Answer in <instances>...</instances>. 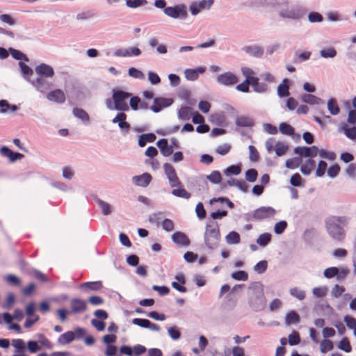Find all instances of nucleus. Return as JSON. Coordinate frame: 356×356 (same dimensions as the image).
I'll list each match as a JSON object with an SVG mask.
<instances>
[{
	"label": "nucleus",
	"instance_id": "nucleus-1",
	"mask_svg": "<svg viewBox=\"0 0 356 356\" xmlns=\"http://www.w3.org/2000/svg\"><path fill=\"white\" fill-rule=\"evenodd\" d=\"M348 219L345 216H330L325 222L326 229L329 235L336 241L342 242L346 232L340 225H346Z\"/></svg>",
	"mask_w": 356,
	"mask_h": 356
},
{
	"label": "nucleus",
	"instance_id": "nucleus-2",
	"mask_svg": "<svg viewBox=\"0 0 356 356\" xmlns=\"http://www.w3.org/2000/svg\"><path fill=\"white\" fill-rule=\"evenodd\" d=\"M220 238L218 223L216 221H209L207 223L204 233V241L207 246L210 249L216 248L218 245Z\"/></svg>",
	"mask_w": 356,
	"mask_h": 356
},
{
	"label": "nucleus",
	"instance_id": "nucleus-3",
	"mask_svg": "<svg viewBox=\"0 0 356 356\" xmlns=\"http://www.w3.org/2000/svg\"><path fill=\"white\" fill-rule=\"evenodd\" d=\"M131 96V94L122 90H113L112 98L114 102V107L112 106V101L110 99L106 100L107 107L111 109H115L118 111H126L129 110V106L127 100Z\"/></svg>",
	"mask_w": 356,
	"mask_h": 356
},
{
	"label": "nucleus",
	"instance_id": "nucleus-4",
	"mask_svg": "<svg viewBox=\"0 0 356 356\" xmlns=\"http://www.w3.org/2000/svg\"><path fill=\"white\" fill-rule=\"evenodd\" d=\"M265 145L267 151L269 153L272 152L273 151H275V153L278 156L284 155L289 148L288 146L283 143H275V140L273 138H270L267 140L266 141Z\"/></svg>",
	"mask_w": 356,
	"mask_h": 356
},
{
	"label": "nucleus",
	"instance_id": "nucleus-5",
	"mask_svg": "<svg viewBox=\"0 0 356 356\" xmlns=\"http://www.w3.org/2000/svg\"><path fill=\"white\" fill-rule=\"evenodd\" d=\"M163 168L165 174L169 180L170 186L174 188L180 186L181 181H179L174 168L169 163H165Z\"/></svg>",
	"mask_w": 356,
	"mask_h": 356
},
{
	"label": "nucleus",
	"instance_id": "nucleus-6",
	"mask_svg": "<svg viewBox=\"0 0 356 356\" xmlns=\"http://www.w3.org/2000/svg\"><path fill=\"white\" fill-rule=\"evenodd\" d=\"M216 80L218 83L225 86L235 85L238 81L237 76L230 72H225L218 75Z\"/></svg>",
	"mask_w": 356,
	"mask_h": 356
},
{
	"label": "nucleus",
	"instance_id": "nucleus-7",
	"mask_svg": "<svg viewBox=\"0 0 356 356\" xmlns=\"http://www.w3.org/2000/svg\"><path fill=\"white\" fill-rule=\"evenodd\" d=\"M275 213V210L270 207H262L256 209L252 213V218L258 220H264L273 217Z\"/></svg>",
	"mask_w": 356,
	"mask_h": 356
},
{
	"label": "nucleus",
	"instance_id": "nucleus-8",
	"mask_svg": "<svg viewBox=\"0 0 356 356\" xmlns=\"http://www.w3.org/2000/svg\"><path fill=\"white\" fill-rule=\"evenodd\" d=\"M164 13L166 15L172 18H186L187 17V12L183 6L166 7L164 9Z\"/></svg>",
	"mask_w": 356,
	"mask_h": 356
},
{
	"label": "nucleus",
	"instance_id": "nucleus-9",
	"mask_svg": "<svg viewBox=\"0 0 356 356\" xmlns=\"http://www.w3.org/2000/svg\"><path fill=\"white\" fill-rule=\"evenodd\" d=\"M294 152L301 156L313 158L317 156L318 148L315 145L311 147H297L294 149Z\"/></svg>",
	"mask_w": 356,
	"mask_h": 356
},
{
	"label": "nucleus",
	"instance_id": "nucleus-10",
	"mask_svg": "<svg viewBox=\"0 0 356 356\" xmlns=\"http://www.w3.org/2000/svg\"><path fill=\"white\" fill-rule=\"evenodd\" d=\"M173 102L172 99L158 97L154 99V104L151 106V110L155 113L161 111L163 108L170 106Z\"/></svg>",
	"mask_w": 356,
	"mask_h": 356
},
{
	"label": "nucleus",
	"instance_id": "nucleus-11",
	"mask_svg": "<svg viewBox=\"0 0 356 356\" xmlns=\"http://www.w3.org/2000/svg\"><path fill=\"white\" fill-rule=\"evenodd\" d=\"M0 154L3 156L8 158L10 163H14L24 157L22 154L19 152H14L6 146H3L1 147Z\"/></svg>",
	"mask_w": 356,
	"mask_h": 356
},
{
	"label": "nucleus",
	"instance_id": "nucleus-12",
	"mask_svg": "<svg viewBox=\"0 0 356 356\" xmlns=\"http://www.w3.org/2000/svg\"><path fill=\"white\" fill-rule=\"evenodd\" d=\"M36 74L44 78L52 77L54 75V72L50 65L42 63L37 66L35 69Z\"/></svg>",
	"mask_w": 356,
	"mask_h": 356
},
{
	"label": "nucleus",
	"instance_id": "nucleus-13",
	"mask_svg": "<svg viewBox=\"0 0 356 356\" xmlns=\"http://www.w3.org/2000/svg\"><path fill=\"white\" fill-rule=\"evenodd\" d=\"M72 312L74 314L84 312L86 309V302L79 298L72 299L70 301Z\"/></svg>",
	"mask_w": 356,
	"mask_h": 356
},
{
	"label": "nucleus",
	"instance_id": "nucleus-14",
	"mask_svg": "<svg viewBox=\"0 0 356 356\" xmlns=\"http://www.w3.org/2000/svg\"><path fill=\"white\" fill-rule=\"evenodd\" d=\"M172 241L179 246L186 247L190 245V240L183 232H177L172 236Z\"/></svg>",
	"mask_w": 356,
	"mask_h": 356
},
{
	"label": "nucleus",
	"instance_id": "nucleus-15",
	"mask_svg": "<svg viewBox=\"0 0 356 356\" xmlns=\"http://www.w3.org/2000/svg\"><path fill=\"white\" fill-rule=\"evenodd\" d=\"M132 180L136 186L146 187L151 182L152 176L149 173H143L139 176H134Z\"/></svg>",
	"mask_w": 356,
	"mask_h": 356
},
{
	"label": "nucleus",
	"instance_id": "nucleus-16",
	"mask_svg": "<svg viewBox=\"0 0 356 356\" xmlns=\"http://www.w3.org/2000/svg\"><path fill=\"white\" fill-rule=\"evenodd\" d=\"M156 145L164 156H168L173 153L172 146L168 145L167 139H160L157 141Z\"/></svg>",
	"mask_w": 356,
	"mask_h": 356
},
{
	"label": "nucleus",
	"instance_id": "nucleus-17",
	"mask_svg": "<svg viewBox=\"0 0 356 356\" xmlns=\"http://www.w3.org/2000/svg\"><path fill=\"white\" fill-rule=\"evenodd\" d=\"M47 99L50 101L63 103L65 102V96L61 90L56 89L47 94Z\"/></svg>",
	"mask_w": 356,
	"mask_h": 356
},
{
	"label": "nucleus",
	"instance_id": "nucleus-18",
	"mask_svg": "<svg viewBox=\"0 0 356 356\" xmlns=\"http://www.w3.org/2000/svg\"><path fill=\"white\" fill-rule=\"evenodd\" d=\"M75 339V334L72 331L66 332L58 337V342L60 344L65 345L72 342Z\"/></svg>",
	"mask_w": 356,
	"mask_h": 356
},
{
	"label": "nucleus",
	"instance_id": "nucleus-19",
	"mask_svg": "<svg viewBox=\"0 0 356 356\" xmlns=\"http://www.w3.org/2000/svg\"><path fill=\"white\" fill-rule=\"evenodd\" d=\"M127 115L124 113H118L116 117L113 120V123L118 122V125L121 129H129L130 126L129 123L126 122Z\"/></svg>",
	"mask_w": 356,
	"mask_h": 356
},
{
	"label": "nucleus",
	"instance_id": "nucleus-20",
	"mask_svg": "<svg viewBox=\"0 0 356 356\" xmlns=\"http://www.w3.org/2000/svg\"><path fill=\"white\" fill-rule=\"evenodd\" d=\"M250 85L252 86L253 90L257 92H265L267 91L268 87V85L264 83H260L259 79H252Z\"/></svg>",
	"mask_w": 356,
	"mask_h": 356
},
{
	"label": "nucleus",
	"instance_id": "nucleus-21",
	"mask_svg": "<svg viewBox=\"0 0 356 356\" xmlns=\"http://www.w3.org/2000/svg\"><path fill=\"white\" fill-rule=\"evenodd\" d=\"M236 124L242 127H250L254 125L253 120L247 116H239L236 120Z\"/></svg>",
	"mask_w": 356,
	"mask_h": 356
},
{
	"label": "nucleus",
	"instance_id": "nucleus-22",
	"mask_svg": "<svg viewBox=\"0 0 356 356\" xmlns=\"http://www.w3.org/2000/svg\"><path fill=\"white\" fill-rule=\"evenodd\" d=\"M289 81L284 79L282 83L277 87V93L280 97H288L289 95V87L288 85Z\"/></svg>",
	"mask_w": 356,
	"mask_h": 356
},
{
	"label": "nucleus",
	"instance_id": "nucleus-23",
	"mask_svg": "<svg viewBox=\"0 0 356 356\" xmlns=\"http://www.w3.org/2000/svg\"><path fill=\"white\" fill-rule=\"evenodd\" d=\"M315 161L312 159H309L302 165L300 168L301 172L305 175H309L315 167Z\"/></svg>",
	"mask_w": 356,
	"mask_h": 356
},
{
	"label": "nucleus",
	"instance_id": "nucleus-24",
	"mask_svg": "<svg viewBox=\"0 0 356 356\" xmlns=\"http://www.w3.org/2000/svg\"><path fill=\"white\" fill-rule=\"evenodd\" d=\"M155 140L156 136L153 133L143 134L138 140V145L140 147H144L147 143H152Z\"/></svg>",
	"mask_w": 356,
	"mask_h": 356
},
{
	"label": "nucleus",
	"instance_id": "nucleus-25",
	"mask_svg": "<svg viewBox=\"0 0 356 356\" xmlns=\"http://www.w3.org/2000/svg\"><path fill=\"white\" fill-rule=\"evenodd\" d=\"M245 51L246 53L255 57H261L264 54L263 49L256 45L245 47Z\"/></svg>",
	"mask_w": 356,
	"mask_h": 356
},
{
	"label": "nucleus",
	"instance_id": "nucleus-26",
	"mask_svg": "<svg viewBox=\"0 0 356 356\" xmlns=\"http://www.w3.org/2000/svg\"><path fill=\"white\" fill-rule=\"evenodd\" d=\"M193 108L188 106L181 107L178 113L179 117L183 120H188L193 115Z\"/></svg>",
	"mask_w": 356,
	"mask_h": 356
},
{
	"label": "nucleus",
	"instance_id": "nucleus-27",
	"mask_svg": "<svg viewBox=\"0 0 356 356\" xmlns=\"http://www.w3.org/2000/svg\"><path fill=\"white\" fill-rule=\"evenodd\" d=\"M300 321V316L295 311H291L286 315L285 323L287 325L298 323Z\"/></svg>",
	"mask_w": 356,
	"mask_h": 356
},
{
	"label": "nucleus",
	"instance_id": "nucleus-28",
	"mask_svg": "<svg viewBox=\"0 0 356 356\" xmlns=\"http://www.w3.org/2000/svg\"><path fill=\"white\" fill-rule=\"evenodd\" d=\"M17 110L15 105H10L6 100H0V112L6 113L8 111L15 112Z\"/></svg>",
	"mask_w": 356,
	"mask_h": 356
},
{
	"label": "nucleus",
	"instance_id": "nucleus-29",
	"mask_svg": "<svg viewBox=\"0 0 356 356\" xmlns=\"http://www.w3.org/2000/svg\"><path fill=\"white\" fill-rule=\"evenodd\" d=\"M240 235L238 232L232 231L226 236V241L228 244H238L240 243Z\"/></svg>",
	"mask_w": 356,
	"mask_h": 356
},
{
	"label": "nucleus",
	"instance_id": "nucleus-30",
	"mask_svg": "<svg viewBox=\"0 0 356 356\" xmlns=\"http://www.w3.org/2000/svg\"><path fill=\"white\" fill-rule=\"evenodd\" d=\"M302 100L307 104L314 105V104H318L322 101L320 98L316 97L315 95L307 94L304 95L302 97Z\"/></svg>",
	"mask_w": 356,
	"mask_h": 356
},
{
	"label": "nucleus",
	"instance_id": "nucleus-31",
	"mask_svg": "<svg viewBox=\"0 0 356 356\" xmlns=\"http://www.w3.org/2000/svg\"><path fill=\"white\" fill-rule=\"evenodd\" d=\"M327 108L330 113L333 115H337L340 111L337 102L334 99L328 100Z\"/></svg>",
	"mask_w": 356,
	"mask_h": 356
},
{
	"label": "nucleus",
	"instance_id": "nucleus-32",
	"mask_svg": "<svg viewBox=\"0 0 356 356\" xmlns=\"http://www.w3.org/2000/svg\"><path fill=\"white\" fill-rule=\"evenodd\" d=\"M73 114L77 118L81 119L83 122H88L90 120L88 114L83 109L75 108L73 109Z\"/></svg>",
	"mask_w": 356,
	"mask_h": 356
},
{
	"label": "nucleus",
	"instance_id": "nucleus-33",
	"mask_svg": "<svg viewBox=\"0 0 356 356\" xmlns=\"http://www.w3.org/2000/svg\"><path fill=\"white\" fill-rule=\"evenodd\" d=\"M334 345L332 341L324 339L320 343V349L322 353H326L333 349Z\"/></svg>",
	"mask_w": 356,
	"mask_h": 356
},
{
	"label": "nucleus",
	"instance_id": "nucleus-34",
	"mask_svg": "<svg viewBox=\"0 0 356 356\" xmlns=\"http://www.w3.org/2000/svg\"><path fill=\"white\" fill-rule=\"evenodd\" d=\"M280 131L282 134L288 136H292L294 134L293 127L286 122H282L280 124Z\"/></svg>",
	"mask_w": 356,
	"mask_h": 356
},
{
	"label": "nucleus",
	"instance_id": "nucleus-35",
	"mask_svg": "<svg viewBox=\"0 0 356 356\" xmlns=\"http://www.w3.org/2000/svg\"><path fill=\"white\" fill-rule=\"evenodd\" d=\"M301 163L302 159L300 157H294L286 161V166L290 169H295L298 168Z\"/></svg>",
	"mask_w": 356,
	"mask_h": 356
},
{
	"label": "nucleus",
	"instance_id": "nucleus-36",
	"mask_svg": "<svg viewBox=\"0 0 356 356\" xmlns=\"http://www.w3.org/2000/svg\"><path fill=\"white\" fill-rule=\"evenodd\" d=\"M97 203L102 209V213L104 216H108L111 213V212H112L111 207L108 203H107L102 200H99V199L97 200Z\"/></svg>",
	"mask_w": 356,
	"mask_h": 356
},
{
	"label": "nucleus",
	"instance_id": "nucleus-37",
	"mask_svg": "<svg viewBox=\"0 0 356 356\" xmlns=\"http://www.w3.org/2000/svg\"><path fill=\"white\" fill-rule=\"evenodd\" d=\"M271 240V234L269 233H264L261 234L257 240V243L261 246H266Z\"/></svg>",
	"mask_w": 356,
	"mask_h": 356
},
{
	"label": "nucleus",
	"instance_id": "nucleus-38",
	"mask_svg": "<svg viewBox=\"0 0 356 356\" xmlns=\"http://www.w3.org/2000/svg\"><path fill=\"white\" fill-rule=\"evenodd\" d=\"M208 180L213 184H219L222 180V176L219 171L214 170L207 176Z\"/></svg>",
	"mask_w": 356,
	"mask_h": 356
},
{
	"label": "nucleus",
	"instance_id": "nucleus-39",
	"mask_svg": "<svg viewBox=\"0 0 356 356\" xmlns=\"http://www.w3.org/2000/svg\"><path fill=\"white\" fill-rule=\"evenodd\" d=\"M172 194L174 195L175 196L183 197L185 199H188L191 197V193H188L184 188H179L172 190Z\"/></svg>",
	"mask_w": 356,
	"mask_h": 356
},
{
	"label": "nucleus",
	"instance_id": "nucleus-40",
	"mask_svg": "<svg viewBox=\"0 0 356 356\" xmlns=\"http://www.w3.org/2000/svg\"><path fill=\"white\" fill-rule=\"evenodd\" d=\"M241 168L238 165H232L226 168L224 171L225 175H238L241 173Z\"/></svg>",
	"mask_w": 356,
	"mask_h": 356
},
{
	"label": "nucleus",
	"instance_id": "nucleus-41",
	"mask_svg": "<svg viewBox=\"0 0 356 356\" xmlns=\"http://www.w3.org/2000/svg\"><path fill=\"white\" fill-rule=\"evenodd\" d=\"M10 52L12 56L16 60L29 61L27 56L19 50L10 48Z\"/></svg>",
	"mask_w": 356,
	"mask_h": 356
},
{
	"label": "nucleus",
	"instance_id": "nucleus-42",
	"mask_svg": "<svg viewBox=\"0 0 356 356\" xmlns=\"http://www.w3.org/2000/svg\"><path fill=\"white\" fill-rule=\"evenodd\" d=\"M290 294L298 299L302 300L305 298V292L302 290L299 289L297 287H294L290 289Z\"/></svg>",
	"mask_w": 356,
	"mask_h": 356
},
{
	"label": "nucleus",
	"instance_id": "nucleus-43",
	"mask_svg": "<svg viewBox=\"0 0 356 356\" xmlns=\"http://www.w3.org/2000/svg\"><path fill=\"white\" fill-rule=\"evenodd\" d=\"M82 286H87L89 289L92 291H99L103 287L101 281L85 282L82 284Z\"/></svg>",
	"mask_w": 356,
	"mask_h": 356
},
{
	"label": "nucleus",
	"instance_id": "nucleus-44",
	"mask_svg": "<svg viewBox=\"0 0 356 356\" xmlns=\"http://www.w3.org/2000/svg\"><path fill=\"white\" fill-rule=\"evenodd\" d=\"M257 171L254 168L249 169L245 172V179L249 182L255 181L257 180Z\"/></svg>",
	"mask_w": 356,
	"mask_h": 356
},
{
	"label": "nucleus",
	"instance_id": "nucleus-45",
	"mask_svg": "<svg viewBox=\"0 0 356 356\" xmlns=\"http://www.w3.org/2000/svg\"><path fill=\"white\" fill-rule=\"evenodd\" d=\"M339 348L341 350H343V351L346 353H350L352 350L350 343L348 341V339L346 337L343 338L338 346Z\"/></svg>",
	"mask_w": 356,
	"mask_h": 356
},
{
	"label": "nucleus",
	"instance_id": "nucleus-46",
	"mask_svg": "<svg viewBox=\"0 0 356 356\" xmlns=\"http://www.w3.org/2000/svg\"><path fill=\"white\" fill-rule=\"evenodd\" d=\"M12 345L15 348V352H24L26 346L24 341L22 339H13L12 341Z\"/></svg>",
	"mask_w": 356,
	"mask_h": 356
},
{
	"label": "nucleus",
	"instance_id": "nucleus-47",
	"mask_svg": "<svg viewBox=\"0 0 356 356\" xmlns=\"http://www.w3.org/2000/svg\"><path fill=\"white\" fill-rule=\"evenodd\" d=\"M242 72L243 76L245 77V81H248L250 83L252 82V79H256L257 77L254 76V71L249 67H243L242 68Z\"/></svg>",
	"mask_w": 356,
	"mask_h": 356
},
{
	"label": "nucleus",
	"instance_id": "nucleus-48",
	"mask_svg": "<svg viewBox=\"0 0 356 356\" xmlns=\"http://www.w3.org/2000/svg\"><path fill=\"white\" fill-rule=\"evenodd\" d=\"M339 273V268L337 267H330L326 268L324 272L323 275L326 278L331 279Z\"/></svg>",
	"mask_w": 356,
	"mask_h": 356
},
{
	"label": "nucleus",
	"instance_id": "nucleus-49",
	"mask_svg": "<svg viewBox=\"0 0 356 356\" xmlns=\"http://www.w3.org/2000/svg\"><path fill=\"white\" fill-rule=\"evenodd\" d=\"M300 342V338L299 333L296 331H293L291 334L289 335V343L291 346H295Z\"/></svg>",
	"mask_w": 356,
	"mask_h": 356
},
{
	"label": "nucleus",
	"instance_id": "nucleus-50",
	"mask_svg": "<svg viewBox=\"0 0 356 356\" xmlns=\"http://www.w3.org/2000/svg\"><path fill=\"white\" fill-rule=\"evenodd\" d=\"M232 277L236 280L246 281L248 279V275L243 270H238L232 274Z\"/></svg>",
	"mask_w": 356,
	"mask_h": 356
},
{
	"label": "nucleus",
	"instance_id": "nucleus-51",
	"mask_svg": "<svg viewBox=\"0 0 356 356\" xmlns=\"http://www.w3.org/2000/svg\"><path fill=\"white\" fill-rule=\"evenodd\" d=\"M147 3L146 0H127L126 5L129 8H136Z\"/></svg>",
	"mask_w": 356,
	"mask_h": 356
},
{
	"label": "nucleus",
	"instance_id": "nucleus-52",
	"mask_svg": "<svg viewBox=\"0 0 356 356\" xmlns=\"http://www.w3.org/2000/svg\"><path fill=\"white\" fill-rule=\"evenodd\" d=\"M343 131L345 135L349 138L350 139L355 140L356 139V127H353L351 128H349L347 127V125H344Z\"/></svg>",
	"mask_w": 356,
	"mask_h": 356
},
{
	"label": "nucleus",
	"instance_id": "nucleus-53",
	"mask_svg": "<svg viewBox=\"0 0 356 356\" xmlns=\"http://www.w3.org/2000/svg\"><path fill=\"white\" fill-rule=\"evenodd\" d=\"M132 323L134 325L144 328H148L150 325V321L145 318H136L132 320Z\"/></svg>",
	"mask_w": 356,
	"mask_h": 356
},
{
	"label": "nucleus",
	"instance_id": "nucleus-54",
	"mask_svg": "<svg viewBox=\"0 0 356 356\" xmlns=\"http://www.w3.org/2000/svg\"><path fill=\"white\" fill-rule=\"evenodd\" d=\"M267 266H268V264H267V261H265V260H262V261H259L254 266V270L259 273V274H261V273H264L266 268H267Z\"/></svg>",
	"mask_w": 356,
	"mask_h": 356
},
{
	"label": "nucleus",
	"instance_id": "nucleus-55",
	"mask_svg": "<svg viewBox=\"0 0 356 356\" xmlns=\"http://www.w3.org/2000/svg\"><path fill=\"white\" fill-rule=\"evenodd\" d=\"M323 58H333L336 56L337 51L333 47L322 49L320 52Z\"/></svg>",
	"mask_w": 356,
	"mask_h": 356
},
{
	"label": "nucleus",
	"instance_id": "nucleus-56",
	"mask_svg": "<svg viewBox=\"0 0 356 356\" xmlns=\"http://www.w3.org/2000/svg\"><path fill=\"white\" fill-rule=\"evenodd\" d=\"M129 76L138 79H143L145 78L144 74L139 70L135 67H131L129 69Z\"/></svg>",
	"mask_w": 356,
	"mask_h": 356
},
{
	"label": "nucleus",
	"instance_id": "nucleus-57",
	"mask_svg": "<svg viewBox=\"0 0 356 356\" xmlns=\"http://www.w3.org/2000/svg\"><path fill=\"white\" fill-rule=\"evenodd\" d=\"M168 334L170 335V337L173 340H177L181 337V333H180L179 329L175 326L169 327L168 329Z\"/></svg>",
	"mask_w": 356,
	"mask_h": 356
},
{
	"label": "nucleus",
	"instance_id": "nucleus-58",
	"mask_svg": "<svg viewBox=\"0 0 356 356\" xmlns=\"http://www.w3.org/2000/svg\"><path fill=\"white\" fill-rule=\"evenodd\" d=\"M229 144H223L217 147L216 152L220 155H226L231 149Z\"/></svg>",
	"mask_w": 356,
	"mask_h": 356
},
{
	"label": "nucleus",
	"instance_id": "nucleus-59",
	"mask_svg": "<svg viewBox=\"0 0 356 356\" xmlns=\"http://www.w3.org/2000/svg\"><path fill=\"white\" fill-rule=\"evenodd\" d=\"M198 71L195 70L187 69L185 70V76L188 80L195 81L198 78Z\"/></svg>",
	"mask_w": 356,
	"mask_h": 356
},
{
	"label": "nucleus",
	"instance_id": "nucleus-60",
	"mask_svg": "<svg viewBox=\"0 0 356 356\" xmlns=\"http://www.w3.org/2000/svg\"><path fill=\"white\" fill-rule=\"evenodd\" d=\"M327 163L324 161H321L319 163H318V167H317V169H316V175L317 177H322L325 172V170L327 169Z\"/></svg>",
	"mask_w": 356,
	"mask_h": 356
},
{
	"label": "nucleus",
	"instance_id": "nucleus-61",
	"mask_svg": "<svg viewBox=\"0 0 356 356\" xmlns=\"http://www.w3.org/2000/svg\"><path fill=\"white\" fill-rule=\"evenodd\" d=\"M195 212H196L197 217L200 219H203L206 217L207 213H206V211L204 209V207L202 203H201V202H199L196 205Z\"/></svg>",
	"mask_w": 356,
	"mask_h": 356
},
{
	"label": "nucleus",
	"instance_id": "nucleus-62",
	"mask_svg": "<svg viewBox=\"0 0 356 356\" xmlns=\"http://www.w3.org/2000/svg\"><path fill=\"white\" fill-rule=\"evenodd\" d=\"M286 226L287 223L286 221H280L275 224L274 231L277 234H280L284 231Z\"/></svg>",
	"mask_w": 356,
	"mask_h": 356
},
{
	"label": "nucleus",
	"instance_id": "nucleus-63",
	"mask_svg": "<svg viewBox=\"0 0 356 356\" xmlns=\"http://www.w3.org/2000/svg\"><path fill=\"white\" fill-rule=\"evenodd\" d=\"M248 148L250 152V159L252 161H257L259 158V154L255 147L250 145Z\"/></svg>",
	"mask_w": 356,
	"mask_h": 356
},
{
	"label": "nucleus",
	"instance_id": "nucleus-64",
	"mask_svg": "<svg viewBox=\"0 0 356 356\" xmlns=\"http://www.w3.org/2000/svg\"><path fill=\"white\" fill-rule=\"evenodd\" d=\"M174 222L172 220L165 218L162 222V227L167 232H170L174 229Z\"/></svg>",
	"mask_w": 356,
	"mask_h": 356
}]
</instances>
